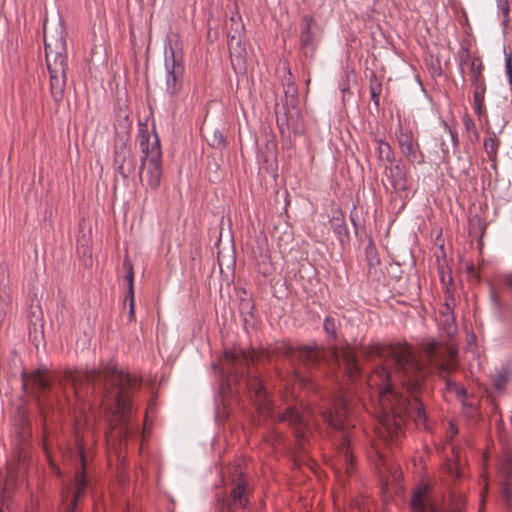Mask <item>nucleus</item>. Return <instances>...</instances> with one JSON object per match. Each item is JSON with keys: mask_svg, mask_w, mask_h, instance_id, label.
Returning a JSON list of instances; mask_svg holds the SVG:
<instances>
[{"mask_svg": "<svg viewBox=\"0 0 512 512\" xmlns=\"http://www.w3.org/2000/svg\"><path fill=\"white\" fill-rule=\"evenodd\" d=\"M0 512H2V511H0Z\"/></svg>", "mask_w": 512, "mask_h": 512, "instance_id": "4c0bfd02", "label": "nucleus"}, {"mask_svg": "<svg viewBox=\"0 0 512 512\" xmlns=\"http://www.w3.org/2000/svg\"><path fill=\"white\" fill-rule=\"evenodd\" d=\"M499 147V141L495 136L489 137L484 141L485 151L489 156L495 155Z\"/></svg>", "mask_w": 512, "mask_h": 512, "instance_id": "393cba45", "label": "nucleus"}, {"mask_svg": "<svg viewBox=\"0 0 512 512\" xmlns=\"http://www.w3.org/2000/svg\"><path fill=\"white\" fill-rule=\"evenodd\" d=\"M44 449H45V452H46V456H47L48 461L50 462L51 466H52V467H54V463H53V461L51 460L50 453H49V451H48L47 441H46V440L44 441Z\"/></svg>", "mask_w": 512, "mask_h": 512, "instance_id": "7c9ffc66", "label": "nucleus"}, {"mask_svg": "<svg viewBox=\"0 0 512 512\" xmlns=\"http://www.w3.org/2000/svg\"><path fill=\"white\" fill-rule=\"evenodd\" d=\"M324 330L328 334L335 336L336 322L332 317H326V319L324 321Z\"/></svg>", "mask_w": 512, "mask_h": 512, "instance_id": "c85d7f7f", "label": "nucleus"}, {"mask_svg": "<svg viewBox=\"0 0 512 512\" xmlns=\"http://www.w3.org/2000/svg\"><path fill=\"white\" fill-rule=\"evenodd\" d=\"M375 451H376V453L378 454V456H379L380 458H382V457H383V456H382V454L379 452L378 448H375Z\"/></svg>", "mask_w": 512, "mask_h": 512, "instance_id": "72a5a7b5", "label": "nucleus"}, {"mask_svg": "<svg viewBox=\"0 0 512 512\" xmlns=\"http://www.w3.org/2000/svg\"><path fill=\"white\" fill-rule=\"evenodd\" d=\"M451 429H452L453 433H456L454 426L451 425Z\"/></svg>", "mask_w": 512, "mask_h": 512, "instance_id": "c9c22d12", "label": "nucleus"}, {"mask_svg": "<svg viewBox=\"0 0 512 512\" xmlns=\"http://www.w3.org/2000/svg\"><path fill=\"white\" fill-rule=\"evenodd\" d=\"M475 82H479L478 77H475ZM484 93H485L484 85L482 83H477L476 89L474 91V108L478 114H481V112H482Z\"/></svg>", "mask_w": 512, "mask_h": 512, "instance_id": "412c9836", "label": "nucleus"}, {"mask_svg": "<svg viewBox=\"0 0 512 512\" xmlns=\"http://www.w3.org/2000/svg\"><path fill=\"white\" fill-rule=\"evenodd\" d=\"M391 177H392V185L396 190H405L407 187L405 173L402 168L398 165L394 166L390 169Z\"/></svg>", "mask_w": 512, "mask_h": 512, "instance_id": "6ab92c4d", "label": "nucleus"}, {"mask_svg": "<svg viewBox=\"0 0 512 512\" xmlns=\"http://www.w3.org/2000/svg\"><path fill=\"white\" fill-rule=\"evenodd\" d=\"M128 297H129V306H130L129 315H130V319H132V318H134V309H135L134 294H132V296H128Z\"/></svg>", "mask_w": 512, "mask_h": 512, "instance_id": "c756f323", "label": "nucleus"}, {"mask_svg": "<svg viewBox=\"0 0 512 512\" xmlns=\"http://www.w3.org/2000/svg\"><path fill=\"white\" fill-rule=\"evenodd\" d=\"M372 96H373V98H377L375 92H372Z\"/></svg>", "mask_w": 512, "mask_h": 512, "instance_id": "e433bc0d", "label": "nucleus"}, {"mask_svg": "<svg viewBox=\"0 0 512 512\" xmlns=\"http://www.w3.org/2000/svg\"><path fill=\"white\" fill-rule=\"evenodd\" d=\"M70 458L74 461L75 475L72 488L71 509L75 511L77 502L85 494L88 481L85 476V469L88 461V454L85 449L84 437L80 435L79 430L76 431L75 448L70 452Z\"/></svg>", "mask_w": 512, "mask_h": 512, "instance_id": "6e6552de", "label": "nucleus"}, {"mask_svg": "<svg viewBox=\"0 0 512 512\" xmlns=\"http://www.w3.org/2000/svg\"><path fill=\"white\" fill-rule=\"evenodd\" d=\"M377 151L380 159H385L388 162L393 161L391 147L388 143L379 140Z\"/></svg>", "mask_w": 512, "mask_h": 512, "instance_id": "b1692460", "label": "nucleus"}, {"mask_svg": "<svg viewBox=\"0 0 512 512\" xmlns=\"http://www.w3.org/2000/svg\"><path fill=\"white\" fill-rule=\"evenodd\" d=\"M26 458V452L19 451L17 454V459L7 465L5 479L3 482L0 481L1 501L3 505H7L11 491L17 486L18 481L23 477L25 473Z\"/></svg>", "mask_w": 512, "mask_h": 512, "instance_id": "9d476101", "label": "nucleus"}, {"mask_svg": "<svg viewBox=\"0 0 512 512\" xmlns=\"http://www.w3.org/2000/svg\"><path fill=\"white\" fill-rule=\"evenodd\" d=\"M139 145L143 154L140 167L141 182L143 185L156 190L162 177V151L158 135H150L146 131H141Z\"/></svg>", "mask_w": 512, "mask_h": 512, "instance_id": "423d86ee", "label": "nucleus"}, {"mask_svg": "<svg viewBox=\"0 0 512 512\" xmlns=\"http://www.w3.org/2000/svg\"><path fill=\"white\" fill-rule=\"evenodd\" d=\"M398 144L402 154L409 162H420L421 154L418 150V144L414 141L411 130L400 127L397 134Z\"/></svg>", "mask_w": 512, "mask_h": 512, "instance_id": "ddd939ff", "label": "nucleus"}, {"mask_svg": "<svg viewBox=\"0 0 512 512\" xmlns=\"http://www.w3.org/2000/svg\"><path fill=\"white\" fill-rule=\"evenodd\" d=\"M463 125L467 132V136H468L469 140L471 142L477 141L479 139V133L477 131V128H476V125H475L473 119L468 115H464Z\"/></svg>", "mask_w": 512, "mask_h": 512, "instance_id": "5701e85b", "label": "nucleus"}, {"mask_svg": "<svg viewBox=\"0 0 512 512\" xmlns=\"http://www.w3.org/2000/svg\"><path fill=\"white\" fill-rule=\"evenodd\" d=\"M23 386L34 393L45 392L50 387V379L44 371L36 370L29 375H23Z\"/></svg>", "mask_w": 512, "mask_h": 512, "instance_id": "f3484780", "label": "nucleus"}, {"mask_svg": "<svg viewBox=\"0 0 512 512\" xmlns=\"http://www.w3.org/2000/svg\"><path fill=\"white\" fill-rule=\"evenodd\" d=\"M228 472L232 477L233 488L231 490L230 499L226 502L227 509L231 510L232 506L236 505L245 508L248 503V489L243 479V469L240 464H238L230 467Z\"/></svg>", "mask_w": 512, "mask_h": 512, "instance_id": "f8f14e48", "label": "nucleus"}, {"mask_svg": "<svg viewBox=\"0 0 512 512\" xmlns=\"http://www.w3.org/2000/svg\"><path fill=\"white\" fill-rule=\"evenodd\" d=\"M43 29L51 93L55 100H60L65 86L67 71V32L60 16L51 21L45 19Z\"/></svg>", "mask_w": 512, "mask_h": 512, "instance_id": "20e7f679", "label": "nucleus"}, {"mask_svg": "<svg viewBox=\"0 0 512 512\" xmlns=\"http://www.w3.org/2000/svg\"><path fill=\"white\" fill-rule=\"evenodd\" d=\"M507 66L510 69V58L507 59Z\"/></svg>", "mask_w": 512, "mask_h": 512, "instance_id": "f704fd0d", "label": "nucleus"}, {"mask_svg": "<svg viewBox=\"0 0 512 512\" xmlns=\"http://www.w3.org/2000/svg\"><path fill=\"white\" fill-rule=\"evenodd\" d=\"M316 25L311 16L305 15L301 19L300 42L303 47H309L314 40L313 27Z\"/></svg>", "mask_w": 512, "mask_h": 512, "instance_id": "a211bd4d", "label": "nucleus"}, {"mask_svg": "<svg viewBox=\"0 0 512 512\" xmlns=\"http://www.w3.org/2000/svg\"><path fill=\"white\" fill-rule=\"evenodd\" d=\"M339 365H343L345 372L351 377H356L359 374V366L356 359L355 350L350 347H344L342 349H336L333 352Z\"/></svg>", "mask_w": 512, "mask_h": 512, "instance_id": "2eb2a0df", "label": "nucleus"}, {"mask_svg": "<svg viewBox=\"0 0 512 512\" xmlns=\"http://www.w3.org/2000/svg\"><path fill=\"white\" fill-rule=\"evenodd\" d=\"M323 420L335 430L341 431V443L338 447V455L336 459V469L343 470L350 475L354 470V458L351 451V437L348 432L352 424L349 406L344 396H339L333 408L321 410Z\"/></svg>", "mask_w": 512, "mask_h": 512, "instance_id": "39448f33", "label": "nucleus"}, {"mask_svg": "<svg viewBox=\"0 0 512 512\" xmlns=\"http://www.w3.org/2000/svg\"><path fill=\"white\" fill-rule=\"evenodd\" d=\"M411 512H464L465 498L462 495H452L449 506L441 507L431 495L428 486H419L410 501Z\"/></svg>", "mask_w": 512, "mask_h": 512, "instance_id": "0eeeda50", "label": "nucleus"}, {"mask_svg": "<svg viewBox=\"0 0 512 512\" xmlns=\"http://www.w3.org/2000/svg\"><path fill=\"white\" fill-rule=\"evenodd\" d=\"M72 382L78 400L88 401L94 397L105 412L110 427L106 434L109 446L121 445L137 432L131 418L130 400V392L139 387L136 377L109 364L101 370L77 372L72 376Z\"/></svg>", "mask_w": 512, "mask_h": 512, "instance_id": "f03ea898", "label": "nucleus"}, {"mask_svg": "<svg viewBox=\"0 0 512 512\" xmlns=\"http://www.w3.org/2000/svg\"><path fill=\"white\" fill-rule=\"evenodd\" d=\"M510 379V371L506 367L496 370L493 376V385L497 391H502Z\"/></svg>", "mask_w": 512, "mask_h": 512, "instance_id": "aec40b11", "label": "nucleus"}, {"mask_svg": "<svg viewBox=\"0 0 512 512\" xmlns=\"http://www.w3.org/2000/svg\"><path fill=\"white\" fill-rule=\"evenodd\" d=\"M498 8L503 15V25L506 26L509 21V2L508 0H497Z\"/></svg>", "mask_w": 512, "mask_h": 512, "instance_id": "bb28decb", "label": "nucleus"}, {"mask_svg": "<svg viewBox=\"0 0 512 512\" xmlns=\"http://www.w3.org/2000/svg\"><path fill=\"white\" fill-rule=\"evenodd\" d=\"M450 134L452 136V140L454 143H457V137L452 133V131L450 130Z\"/></svg>", "mask_w": 512, "mask_h": 512, "instance_id": "473e14b6", "label": "nucleus"}, {"mask_svg": "<svg viewBox=\"0 0 512 512\" xmlns=\"http://www.w3.org/2000/svg\"><path fill=\"white\" fill-rule=\"evenodd\" d=\"M231 27L228 33L229 41L228 47L233 67L241 68L244 64L245 48L242 43L244 25L241 22V17L236 14L230 18Z\"/></svg>", "mask_w": 512, "mask_h": 512, "instance_id": "9b49d317", "label": "nucleus"}, {"mask_svg": "<svg viewBox=\"0 0 512 512\" xmlns=\"http://www.w3.org/2000/svg\"><path fill=\"white\" fill-rule=\"evenodd\" d=\"M166 67L168 70L166 79V91L170 96H175L182 88V75L184 68L176 62L174 55L172 56V66L167 62Z\"/></svg>", "mask_w": 512, "mask_h": 512, "instance_id": "dca6fc26", "label": "nucleus"}, {"mask_svg": "<svg viewBox=\"0 0 512 512\" xmlns=\"http://www.w3.org/2000/svg\"><path fill=\"white\" fill-rule=\"evenodd\" d=\"M506 283L512 289V273L506 276Z\"/></svg>", "mask_w": 512, "mask_h": 512, "instance_id": "2f4dec72", "label": "nucleus"}, {"mask_svg": "<svg viewBox=\"0 0 512 512\" xmlns=\"http://www.w3.org/2000/svg\"><path fill=\"white\" fill-rule=\"evenodd\" d=\"M115 164L118 165V172L124 177H127L132 171V162L126 161L125 155L121 156L118 152H116Z\"/></svg>", "mask_w": 512, "mask_h": 512, "instance_id": "4be33fe9", "label": "nucleus"}, {"mask_svg": "<svg viewBox=\"0 0 512 512\" xmlns=\"http://www.w3.org/2000/svg\"><path fill=\"white\" fill-rule=\"evenodd\" d=\"M490 301H491L492 308L496 312H499L501 303H500V298H499L498 292L496 291V289L494 287H491V289H490Z\"/></svg>", "mask_w": 512, "mask_h": 512, "instance_id": "cd10ccee", "label": "nucleus"}, {"mask_svg": "<svg viewBox=\"0 0 512 512\" xmlns=\"http://www.w3.org/2000/svg\"><path fill=\"white\" fill-rule=\"evenodd\" d=\"M457 351L439 342L424 344L422 353L416 355L406 343L374 346L368 352L373 359V371L368 386L378 395L380 425L385 434L397 441L408 419L424 426L426 414L418 393L427 378L437 370L442 375L454 368Z\"/></svg>", "mask_w": 512, "mask_h": 512, "instance_id": "f257e3e1", "label": "nucleus"}, {"mask_svg": "<svg viewBox=\"0 0 512 512\" xmlns=\"http://www.w3.org/2000/svg\"><path fill=\"white\" fill-rule=\"evenodd\" d=\"M286 353L291 358L294 365V372L291 376L292 384L295 385L297 383L299 386L306 385L308 381L301 366L307 369L313 367L320 361L324 354V352L318 347H301L298 349L289 348Z\"/></svg>", "mask_w": 512, "mask_h": 512, "instance_id": "1a4fd4ad", "label": "nucleus"}, {"mask_svg": "<svg viewBox=\"0 0 512 512\" xmlns=\"http://www.w3.org/2000/svg\"><path fill=\"white\" fill-rule=\"evenodd\" d=\"M256 361L255 351L246 352L240 348L226 351L222 361V374L227 375L228 382L237 384V389L248 392L259 412L279 422H288L296 437L304 438L306 431L309 430L310 411L303 409L300 412L291 405L284 412L276 410L254 367Z\"/></svg>", "mask_w": 512, "mask_h": 512, "instance_id": "7ed1b4c3", "label": "nucleus"}, {"mask_svg": "<svg viewBox=\"0 0 512 512\" xmlns=\"http://www.w3.org/2000/svg\"><path fill=\"white\" fill-rule=\"evenodd\" d=\"M502 477V497L506 507L512 512V458L505 457L500 464Z\"/></svg>", "mask_w": 512, "mask_h": 512, "instance_id": "4468645a", "label": "nucleus"}, {"mask_svg": "<svg viewBox=\"0 0 512 512\" xmlns=\"http://www.w3.org/2000/svg\"><path fill=\"white\" fill-rule=\"evenodd\" d=\"M124 267L127 269L128 273L126 275V280L128 282V296H132V294H134V289H133V269H132V265L129 261H125L124 262Z\"/></svg>", "mask_w": 512, "mask_h": 512, "instance_id": "a878e982", "label": "nucleus"}]
</instances>
